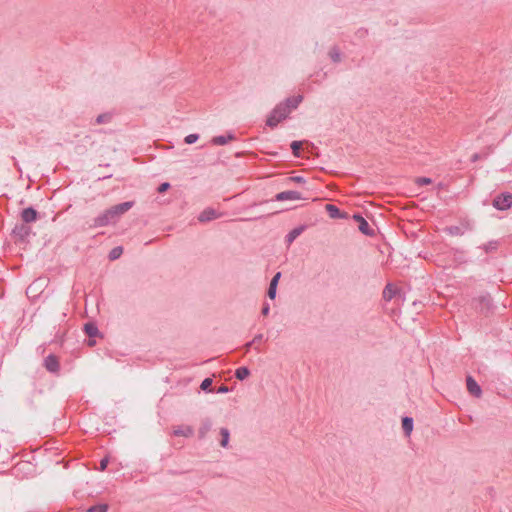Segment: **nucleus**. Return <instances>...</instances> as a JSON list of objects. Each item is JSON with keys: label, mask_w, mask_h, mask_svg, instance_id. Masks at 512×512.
<instances>
[{"label": "nucleus", "mask_w": 512, "mask_h": 512, "mask_svg": "<svg viewBox=\"0 0 512 512\" xmlns=\"http://www.w3.org/2000/svg\"><path fill=\"white\" fill-rule=\"evenodd\" d=\"M45 367L51 372H56L59 369V363L55 356L49 355L45 359Z\"/></svg>", "instance_id": "12"}, {"label": "nucleus", "mask_w": 512, "mask_h": 512, "mask_svg": "<svg viewBox=\"0 0 512 512\" xmlns=\"http://www.w3.org/2000/svg\"><path fill=\"white\" fill-rule=\"evenodd\" d=\"M269 311H270V307H269V305H268V304H265V305L263 306V308H262L261 313H262V315L267 316V315L269 314Z\"/></svg>", "instance_id": "34"}, {"label": "nucleus", "mask_w": 512, "mask_h": 512, "mask_svg": "<svg viewBox=\"0 0 512 512\" xmlns=\"http://www.w3.org/2000/svg\"><path fill=\"white\" fill-rule=\"evenodd\" d=\"M250 375V370L247 367H240L235 371V377L238 380H244Z\"/></svg>", "instance_id": "17"}, {"label": "nucleus", "mask_w": 512, "mask_h": 512, "mask_svg": "<svg viewBox=\"0 0 512 512\" xmlns=\"http://www.w3.org/2000/svg\"><path fill=\"white\" fill-rule=\"evenodd\" d=\"M395 291H396V290H395L394 286H393V285H391V284H388V285L385 287L384 291H383V296H384V298H385L386 300H390V299H392V297H393V296H394V294H395Z\"/></svg>", "instance_id": "22"}, {"label": "nucleus", "mask_w": 512, "mask_h": 512, "mask_svg": "<svg viewBox=\"0 0 512 512\" xmlns=\"http://www.w3.org/2000/svg\"><path fill=\"white\" fill-rule=\"evenodd\" d=\"M170 187L169 183H162L159 187H158V191L160 193L166 191L168 188Z\"/></svg>", "instance_id": "33"}, {"label": "nucleus", "mask_w": 512, "mask_h": 512, "mask_svg": "<svg viewBox=\"0 0 512 512\" xmlns=\"http://www.w3.org/2000/svg\"><path fill=\"white\" fill-rule=\"evenodd\" d=\"M493 206L498 210H506L512 206V194L503 193L493 200Z\"/></svg>", "instance_id": "3"}, {"label": "nucleus", "mask_w": 512, "mask_h": 512, "mask_svg": "<svg viewBox=\"0 0 512 512\" xmlns=\"http://www.w3.org/2000/svg\"><path fill=\"white\" fill-rule=\"evenodd\" d=\"M262 338H263V335H262V334H258V335H256V336L254 337V339H253L252 343L259 342V341H261V340H262Z\"/></svg>", "instance_id": "37"}, {"label": "nucleus", "mask_w": 512, "mask_h": 512, "mask_svg": "<svg viewBox=\"0 0 512 512\" xmlns=\"http://www.w3.org/2000/svg\"><path fill=\"white\" fill-rule=\"evenodd\" d=\"M474 302H479L481 306L480 308L483 309L484 307H488L490 304V298L488 295H482L477 299H474Z\"/></svg>", "instance_id": "24"}, {"label": "nucleus", "mask_w": 512, "mask_h": 512, "mask_svg": "<svg viewBox=\"0 0 512 512\" xmlns=\"http://www.w3.org/2000/svg\"><path fill=\"white\" fill-rule=\"evenodd\" d=\"M291 181L297 182V183H303L304 179L300 176H294L290 178Z\"/></svg>", "instance_id": "35"}, {"label": "nucleus", "mask_w": 512, "mask_h": 512, "mask_svg": "<svg viewBox=\"0 0 512 512\" xmlns=\"http://www.w3.org/2000/svg\"><path fill=\"white\" fill-rule=\"evenodd\" d=\"M232 139H233L232 135H228L227 137L226 136H216L212 139V142L215 145H225L226 143H228L229 140H232Z\"/></svg>", "instance_id": "19"}, {"label": "nucleus", "mask_w": 512, "mask_h": 512, "mask_svg": "<svg viewBox=\"0 0 512 512\" xmlns=\"http://www.w3.org/2000/svg\"><path fill=\"white\" fill-rule=\"evenodd\" d=\"M220 435L222 437L221 442H220L221 446L222 447H227L228 441H229V436H230L228 429L227 428H221L220 429Z\"/></svg>", "instance_id": "21"}, {"label": "nucleus", "mask_w": 512, "mask_h": 512, "mask_svg": "<svg viewBox=\"0 0 512 512\" xmlns=\"http://www.w3.org/2000/svg\"><path fill=\"white\" fill-rule=\"evenodd\" d=\"M302 142L301 141H293L291 143V149L293 151L294 156L299 157V150L301 149Z\"/></svg>", "instance_id": "26"}, {"label": "nucleus", "mask_w": 512, "mask_h": 512, "mask_svg": "<svg viewBox=\"0 0 512 512\" xmlns=\"http://www.w3.org/2000/svg\"><path fill=\"white\" fill-rule=\"evenodd\" d=\"M302 100H303L302 95H297V96L287 98L284 102H281V103L284 105H287L291 111L292 109L297 108V106L302 102Z\"/></svg>", "instance_id": "13"}, {"label": "nucleus", "mask_w": 512, "mask_h": 512, "mask_svg": "<svg viewBox=\"0 0 512 512\" xmlns=\"http://www.w3.org/2000/svg\"><path fill=\"white\" fill-rule=\"evenodd\" d=\"M304 230L303 226L296 227L293 230L289 232V234L286 237V241L288 244H291Z\"/></svg>", "instance_id": "16"}, {"label": "nucleus", "mask_w": 512, "mask_h": 512, "mask_svg": "<svg viewBox=\"0 0 512 512\" xmlns=\"http://www.w3.org/2000/svg\"><path fill=\"white\" fill-rule=\"evenodd\" d=\"M21 217L25 223H30L36 220L37 212L33 208H26L22 211Z\"/></svg>", "instance_id": "11"}, {"label": "nucleus", "mask_w": 512, "mask_h": 512, "mask_svg": "<svg viewBox=\"0 0 512 512\" xmlns=\"http://www.w3.org/2000/svg\"><path fill=\"white\" fill-rule=\"evenodd\" d=\"M402 428L405 435L409 436L413 430V419L410 417H404L402 419Z\"/></svg>", "instance_id": "14"}, {"label": "nucleus", "mask_w": 512, "mask_h": 512, "mask_svg": "<svg viewBox=\"0 0 512 512\" xmlns=\"http://www.w3.org/2000/svg\"><path fill=\"white\" fill-rule=\"evenodd\" d=\"M84 329L89 337H95L99 332L98 328L93 323H86Z\"/></svg>", "instance_id": "18"}, {"label": "nucleus", "mask_w": 512, "mask_h": 512, "mask_svg": "<svg viewBox=\"0 0 512 512\" xmlns=\"http://www.w3.org/2000/svg\"><path fill=\"white\" fill-rule=\"evenodd\" d=\"M97 122H99V123H100V122H102V116H99V117L97 118Z\"/></svg>", "instance_id": "39"}, {"label": "nucleus", "mask_w": 512, "mask_h": 512, "mask_svg": "<svg viewBox=\"0 0 512 512\" xmlns=\"http://www.w3.org/2000/svg\"><path fill=\"white\" fill-rule=\"evenodd\" d=\"M229 391V388L227 386H220L217 390L218 393H227Z\"/></svg>", "instance_id": "36"}, {"label": "nucleus", "mask_w": 512, "mask_h": 512, "mask_svg": "<svg viewBox=\"0 0 512 512\" xmlns=\"http://www.w3.org/2000/svg\"><path fill=\"white\" fill-rule=\"evenodd\" d=\"M212 423L210 420H205L199 429L200 438H204L207 432L211 429Z\"/></svg>", "instance_id": "20"}, {"label": "nucleus", "mask_w": 512, "mask_h": 512, "mask_svg": "<svg viewBox=\"0 0 512 512\" xmlns=\"http://www.w3.org/2000/svg\"><path fill=\"white\" fill-rule=\"evenodd\" d=\"M199 136L197 134H189L185 137V143L186 144H193L198 140Z\"/></svg>", "instance_id": "28"}, {"label": "nucleus", "mask_w": 512, "mask_h": 512, "mask_svg": "<svg viewBox=\"0 0 512 512\" xmlns=\"http://www.w3.org/2000/svg\"><path fill=\"white\" fill-rule=\"evenodd\" d=\"M30 232V228L25 224L17 225L13 229V235L21 241H23L30 234Z\"/></svg>", "instance_id": "6"}, {"label": "nucleus", "mask_w": 512, "mask_h": 512, "mask_svg": "<svg viewBox=\"0 0 512 512\" xmlns=\"http://www.w3.org/2000/svg\"><path fill=\"white\" fill-rule=\"evenodd\" d=\"M290 114V109L287 105L279 103L270 113L267 118L266 124L274 128L280 123L282 120L286 119Z\"/></svg>", "instance_id": "2"}, {"label": "nucleus", "mask_w": 512, "mask_h": 512, "mask_svg": "<svg viewBox=\"0 0 512 512\" xmlns=\"http://www.w3.org/2000/svg\"><path fill=\"white\" fill-rule=\"evenodd\" d=\"M280 277H281V273L278 272L274 275V277L272 278V280L270 282L268 292H267V295L270 299H274L276 296V289H277V285H278Z\"/></svg>", "instance_id": "9"}, {"label": "nucleus", "mask_w": 512, "mask_h": 512, "mask_svg": "<svg viewBox=\"0 0 512 512\" xmlns=\"http://www.w3.org/2000/svg\"><path fill=\"white\" fill-rule=\"evenodd\" d=\"M275 199L277 201H285V200H292V201H294V200L303 199V197L297 191H283V192L278 193L275 196Z\"/></svg>", "instance_id": "4"}, {"label": "nucleus", "mask_w": 512, "mask_h": 512, "mask_svg": "<svg viewBox=\"0 0 512 512\" xmlns=\"http://www.w3.org/2000/svg\"><path fill=\"white\" fill-rule=\"evenodd\" d=\"M220 215L212 208L205 209L203 212L200 213L198 216V220L200 222H207L213 219L218 218Z\"/></svg>", "instance_id": "7"}, {"label": "nucleus", "mask_w": 512, "mask_h": 512, "mask_svg": "<svg viewBox=\"0 0 512 512\" xmlns=\"http://www.w3.org/2000/svg\"><path fill=\"white\" fill-rule=\"evenodd\" d=\"M252 342L246 344V348H250Z\"/></svg>", "instance_id": "41"}, {"label": "nucleus", "mask_w": 512, "mask_h": 512, "mask_svg": "<svg viewBox=\"0 0 512 512\" xmlns=\"http://www.w3.org/2000/svg\"><path fill=\"white\" fill-rule=\"evenodd\" d=\"M212 385V379L211 378H206L202 381L201 383V389L202 390H207L209 389V387Z\"/></svg>", "instance_id": "31"}, {"label": "nucleus", "mask_w": 512, "mask_h": 512, "mask_svg": "<svg viewBox=\"0 0 512 512\" xmlns=\"http://www.w3.org/2000/svg\"><path fill=\"white\" fill-rule=\"evenodd\" d=\"M325 209L329 213V216L331 218H333V219H337V218H342L343 217L341 212H340V210L335 205L327 204L325 206Z\"/></svg>", "instance_id": "15"}, {"label": "nucleus", "mask_w": 512, "mask_h": 512, "mask_svg": "<svg viewBox=\"0 0 512 512\" xmlns=\"http://www.w3.org/2000/svg\"><path fill=\"white\" fill-rule=\"evenodd\" d=\"M432 182V180L430 178H427V177H420V178H417L416 179V183L420 186L422 185H428Z\"/></svg>", "instance_id": "30"}, {"label": "nucleus", "mask_w": 512, "mask_h": 512, "mask_svg": "<svg viewBox=\"0 0 512 512\" xmlns=\"http://www.w3.org/2000/svg\"><path fill=\"white\" fill-rule=\"evenodd\" d=\"M329 55L334 62L340 61V53L336 48L331 49Z\"/></svg>", "instance_id": "27"}, {"label": "nucleus", "mask_w": 512, "mask_h": 512, "mask_svg": "<svg viewBox=\"0 0 512 512\" xmlns=\"http://www.w3.org/2000/svg\"><path fill=\"white\" fill-rule=\"evenodd\" d=\"M467 390L470 394L474 395L475 397H480L482 394V390L480 386L477 384V382L471 377H467Z\"/></svg>", "instance_id": "5"}, {"label": "nucleus", "mask_w": 512, "mask_h": 512, "mask_svg": "<svg viewBox=\"0 0 512 512\" xmlns=\"http://www.w3.org/2000/svg\"><path fill=\"white\" fill-rule=\"evenodd\" d=\"M94 344H95V341H94V340H89V341H88V345H89V346H93Z\"/></svg>", "instance_id": "38"}, {"label": "nucleus", "mask_w": 512, "mask_h": 512, "mask_svg": "<svg viewBox=\"0 0 512 512\" xmlns=\"http://www.w3.org/2000/svg\"><path fill=\"white\" fill-rule=\"evenodd\" d=\"M133 206V202H124L111 207L94 219V227H103L116 221Z\"/></svg>", "instance_id": "1"}, {"label": "nucleus", "mask_w": 512, "mask_h": 512, "mask_svg": "<svg viewBox=\"0 0 512 512\" xmlns=\"http://www.w3.org/2000/svg\"><path fill=\"white\" fill-rule=\"evenodd\" d=\"M497 245H498L497 241H490L489 243L484 245V250L486 252H490L492 250H495L497 248Z\"/></svg>", "instance_id": "29"}, {"label": "nucleus", "mask_w": 512, "mask_h": 512, "mask_svg": "<svg viewBox=\"0 0 512 512\" xmlns=\"http://www.w3.org/2000/svg\"><path fill=\"white\" fill-rule=\"evenodd\" d=\"M31 288H32L31 286H30V287H28V289H27V293H29V292H30Z\"/></svg>", "instance_id": "42"}, {"label": "nucleus", "mask_w": 512, "mask_h": 512, "mask_svg": "<svg viewBox=\"0 0 512 512\" xmlns=\"http://www.w3.org/2000/svg\"><path fill=\"white\" fill-rule=\"evenodd\" d=\"M109 463V460L108 458H103L101 461H100V470L103 471L106 469L107 465Z\"/></svg>", "instance_id": "32"}, {"label": "nucleus", "mask_w": 512, "mask_h": 512, "mask_svg": "<svg viewBox=\"0 0 512 512\" xmlns=\"http://www.w3.org/2000/svg\"><path fill=\"white\" fill-rule=\"evenodd\" d=\"M477 159H478V155L476 154L473 156V161H476Z\"/></svg>", "instance_id": "40"}, {"label": "nucleus", "mask_w": 512, "mask_h": 512, "mask_svg": "<svg viewBox=\"0 0 512 512\" xmlns=\"http://www.w3.org/2000/svg\"><path fill=\"white\" fill-rule=\"evenodd\" d=\"M353 218L359 223V230L365 235H371V230L368 222L361 215H354Z\"/></svg>", "instance_id": "8"}, {"label": "nucleus", "mask_w": 512, "mask_h": 512, "mask_svg": "<svg viewBox=\"0 0 512 512\" xmlns=\"http://www.w3.org/2000/svg\"><path fill=\"white\" fill-rule=\"evenodd\" d=\"M122 253H123V249H122V247L117 246V247L113 248V249L110 251V253H109V259H110V260H116V259H118V258L121 256V254H122Z\"/></svg>", "instance_id": "23"}, {"label": "nucleus", "mask_w": 512, "mask_h": 512, "mask_svg": "<svg viewBox=\"0 0 512 512\" xmlns=\"http://www.w3.org/2000/svg\"><path fill=\"white\" fill-rule=\"evenodd\" d=\"M193 433L194 430L191 426H178L173 430L175 436L191 437Z\"/></svg>", "instance_id": "10"}, {"label": "nucleus", "mask_w": 512, "mask_h": 512, "mask_svg": "<svg viewBox=\"0 0 512 512\" xmlns=\"http://www.w3.org/2000/svg\"><path fill=\"white\" fill-rule=\"evenodd\" d=\"M108 505L107 504H99L90 507L86 512H107Z\"/></svg>", "instance_id": "25"}]
</instances>
